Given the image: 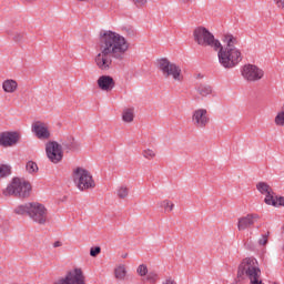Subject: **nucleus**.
I'll return each instance as SVG.
<instances>
[{
  "instance_id": "nucleus-10",
  "label": "nucleus",
  "mask_w": 284,
  "mask_h": 284,
  "mask_svg": "<svg viewBox=\"0 0 284 284\" xmlns=\"http://www.w3.org/2000/svg\"><path fill=\"white\" fill-rule=\"evenodd\" d=\"M192 124L197 130H205L210 125V114L207 109H196L192 112L191 116Z\"/></svg>"
},
{
  "instance_id": "nucleus-13",
  "label": "nucleus",
  "mask_w": 284,
  "mask_h": 284,
  "mask_svg": "<svg viewBox=\"0 0 284 284\" xmlns=\"http://www.w3.org/2000/svg\"><path fill=\"white\" fill-rule=\"evenodd\" d=\"M19 139H21V136L19 135L18 132H12V131L0 132V146L12 148V145H17V143H19Z\"/></svg>"
},
{
  "instance_id": "nucleus-8",
  "label": "nucleus",
  "mask_w": 284,
  "mask_h": 284,
  "mask_svg": "<svg viewBox=\"0 0 284 284\" xmlns=\"http://www.w3.org/2000/svg\"><path fill=\"white\" fill-rule=\"evenodd\" d=\"M53 284H87L83 270L74 268L69 271L64 277L58 278Z\"/></svg>"
},
{
  "instance_id": "nucleus-38",
  "label": "nucleus",
  "mask_w": 284,
  "mask_h": 284,
  "mask_svg": "<svg viewBox=\"0 0 284 284\" xmlns=\"http://www.w3.org/2000/svg\"><path fill=\"white\" fill-rule=\"evenodd\" d=\"M78 1H88V0H78Z\"/></svg>"
},
{
  "instance_id": "nucleus-12",
  "label": "nucleus",
  "mask_w": 284,
  "mask_h": 284,
  "mask_svg": "<svg viewBox=\"0 0 284 284\" xmlns=\"http://www.w3.org/2000/svg\"><path fill=\"white\" fill-rule=\"evenodd\" d=\"M261 219L260 214L248 213L245 216H242L237 220V230L239 232H245L250 227H254V223Z\"/></svg>"
},
{
  "instance_id": "nucleus-4",
  "label": "nucleus",
  "mask_w": 284,
  "mask_h": 284,
  "mask_svg": "<svg viewBox=\"0 0 284 284\" xmlns=\"http://www.w3.org/2000/svg\"><path fill=\"white\" fill-rule=\"evenodd\" d=\"M246 276L250 284H264L263 278H261V267L258 266V261L254 257H245L237 268V277L243 278Z\"/></svg>"
},
{
  "instance_id": "nucleus-32",
  "label": "nucleus",
  "mask_w": 284,
  "mask_h": 284,
  "mask_svg": "<svg viewBox=\"0 0 284 284\" xmlns=\"http://www.w3.org/2000/svg\"><path fill=\"white\" fill-rule=\"evenodd\" d=\"M146 278L149 281H156L159 278V275L154 272H150L148 275H146Z\"/></svg>"
},
{
  "instance_id": "nucleus-28",
  "label": "nucleus",
  "mask_w": 284,
  "mask_h": 284,
  "mask_svg": "<svg viewBox=\"0 0 284 284\" xmlns=\"http://www.w3.org/2000/svg\"><path fill=\"white\" fill-rule=\"evenodd\" d=\"M270 241V232H266L265 234H263L260 239H258V245H261L262 247H265V245L268 243Z\"/></svg>"
},
{
  "instance_id": "nucleus-1",
  "label": "nucleus",
  "mask_w": 284,
  "mask_h": 284,
  "mask_svg": "<svg viewBox=\"0 0 284 284\" xmlns=\"http://www.w3.org/2000/svg\"><path fill=\"white\" fill-rule=\"evenodd\" d=\"M193 37L195 43L202 48H213L217 52L219 62L226 70H232L236 68L240 61H243V55L241 50L235 45H239V39L232 34H225L223 37V42L226 47L221 44V41L214 38V34L207 30L205 27H197L193 31Z\"/></svg>"
},
{
  "instance_id": "nucleus-26",
  "label": "nucleus",
  "mask_w": 284,
  "mask_h": 284,
  "mask_svg": "<svg viewBox=\"0 0 284 284\" xmlns=\"http://www.w3.org/2000/svg\"><path fill=\"white\" fill-rule=\"evenodd\" d=\"M142 155L144 156V159L152 161V159H154L156 156V152L151 149H145L142 151Z\"/></svg>"
},
{
  "instance_id": "nucleus-34",
  "label": "nucleus",
  "mask_w": 284,
  "mask_h": 284,
  "mask_svg": "<svg viewBox=\"0 0 284 284\" xmlns=\"http://www.w3.org/2000/svg\"><path fill=\"white\" fill-rule=\"evenodd\" d=\"M277 205L284 207V196L276 197Z\"/></svg>"
},
{
  "instance_id": "nucleus-18",
  "label": "nucleus",
  "mask_w": 284,
  "mask_h": 284,
  "mask_svg": "<svg viewBox=\"0 0 284 284\" xmlns=\"http://www.w3.org/2000/svg\"><path fill=\"white\" fill-rule=\"evenodd\" d=\"M128 276V268H125V264H120L114 268V277L116 281H123Z\"/></svg>"
},
{
  "instance_id": "nucleus-37",
  "label": "nucleus",
  "mask_w": 284,
  "mask_h": 284,
  "mask_svg": "<svg viewBox=\"0 0 284 284\" xmlns=\"http://www.w3.org/2000/svg\"><path fill=\"white\" fill-rule=\"evenodd\" d=\"M122 258H128V254L123 255Z\"/></svg>"
},
{
  "instance_id": "nucleus-11",
  "label": "nucleus",
  "mask_w": 284,
  "mask_h": 284,
  "mask_svg": "<svg viewBox=\"0 0 284 284\" xmlns=\"http://www.w3.org/2000/svg\"><path fill=\"white\" fill-rule=\"evenodd\" d=\"M264 75L265 72L254 64H245L242 69V77L245 79V81L254 83L256 81H261Z\"/></svg>"
},
{
  "instance_id": "nucleus-2",
  "label": "nucleus",
  "mask_w": 284,
  "mask_h": 284,
  "mask_svg": "<svg viewBox=\"0 0 284 284\" xmlns=\"http://www.w3.org/2000/svg\"><path fill=\"white\" fill-rule=\"evenodd\" d=\"M130 50V43L116 32L106 31L100 38V52L94 58V63L102 72L112 68V59L123 61L125 53Z\"/></svg>"
},
{
  "instance_id": "nucleus-3",
  "label": "nucleus",
  "mask_w": 284,
  "mask_h": 284,
  "mask_svg": "<svg viewBox=\"0 0 284 284\" xmlns=\"http://www.w3.org/2000/svg\"><path fill=\"white\" fill-rule=\"evenodd\" d=\"M14 214L29 216L33 223L45 225L48 223V209L38 202H28L14 209Z\"/></svg>"
},
{
  "instance_id": "nucleus-23",
  "label": "nucleus",
  "mask_w": 284,
  "mask_h": 284,
  "mask_svg": "<svg viewBox=\"0 0 284 284\" xmlns=\"http://www.w3.org/2000/svg\"><path fill=\"white\" fill-rule=\"evenodd\" d=\"M256 190L262 194H270V192H272V186L265 182H260L256 184Z\"/></svg>"
},
{
  "instance_id": "nucleus-29",
  "label": "nucleus",
  "mask_w": 284,
  "mask_h": 284,
  "mask_svg": "<svg viewBox=\"0 0 284 284\" xmlns=\"http://www.w3.org/2000/svg\"><path fill=\"white\" fill-rule=\"evenodd\" d=\"M136 272L139 276H148V265L145 264L139 265Z\"/></svg>"
},
{
  "instance_id": "nucleus-5",
  "label": "nucleus",
  "mask_w": 284,
  "mask_h": 284,
  "mask_svg": "<svg viewBox=\"0 0 284 284\" xmlns=\"http://www.w3.org/2000/svg\"><path fill=\"white\" fill-rule=\"evenodd\" d=\"M32 192V185L30 182L13 178L11 183L3 191L4 196H17L18 199H28Z\"/></svg>"
},
{
  "instance_id": "nucleus-31",
  "label": "nucleus",
  "mask_w": 284,
  "mask_h": 284,
  "mask_svg": "<svg viewBox=\"0 0 284 284\" xmlns=\"http://www.w3.org/2000/svg\"><path fill=\"white\" fill-rule=\"evenodd\" d=\"M134 6H136L138 8H141L143 6H145V3H148V0H132Z\"/></svg>"
},
{
  "instance_id": "nucleus-33",
  "label": "nucleus",
  "mask_w": 284,
  "mask_h": 284,
  "mask_svg": "<svg viewBox=\"0 0 284 284\" xmlns=\"http://www.w3.org/2000/svg\"><path fill=\"white\" fill-rule=\"evenodd\" d=\"M23 40V34L22 33H17L13 38V41L19 42Z\"/></svg>"
},
{
  "instance_id": "nucleus-30",
  "label": "nucleus",
  "mask_w": 284,
  "mask_h": 284,
  "mask_svg": "<svg viewBox=\"0 0 284 284\" xmlns=\"http://www.w3.org/2000/svg\"><path fill=\"white\" fill-rule=\"evenodd\" d=\"M101 254V246L91 247L90 250V256H99Z\"/></svg>"
},
{
  "instance_id": "nucleus-20",
  "label": "nucleus",
  "mask_w": 284,
  "mask_h": 284,
  "mask_svg": "<svg viewBox=\"0 0 284 284\" xmlns=\"http://www.w3.org/2000/svg\"><path fill=\"white\" fill-rule=\"evenodd\" d=\"M124 123H132L134 121V109H125L122 113Z\"/></svg>"
},
{
  "instance_id": "nucleus-14",
  "label": "nucleus",
  "mask_w": 284,
  "mask_h": 284,
  "mask_svg": "<svg viewBox=\"0 0 284 284\" xmlns=\"http://www.w3.org/2000/svg\"><path fill=\"white\" fill-rule=\"evenodd\" d=\"M32 132L40 141H48L50 139V130L43 122H36L32 124Z\"/></svg>"
},
{
  "instance_id": "nucleus-6",
  "label": "nucleus",
  "mask_w": 284,
  "mask_h": 284,
  "mask_svg": "<svg viewBox=\"0 0 284 284\" xmlns=\"http://www.w3.org/2000/svg\"><path fill=\"white\" fill-rule=\"evenodd\" d=\"M72 176L73 183L81 192H84V190H94V187H97V183L92 178V173L81 166H78L75 170H73Z\"/></svg>"
},
{
  "instance_id": "nucleus-7",
  "label": "nucleus",
  "mask_w": 284,
  "mask_h": 284,
  "mask_svg": "<svg viewBox=\"0 0 284 284\" xmlns=\"http://www.w3.org/2000/svg\"><path fill=\"white\" fill-rule=\"evenodd\" d=\"M158 68L162 72L164 79H172L174 81H183V75L181 74V67L176 65V63L171 62L168 58H162L158 60Z\"/></svg>"
},
{
  "instance_id": "nucleus-35",
  "label": "nucleus",
  "mask_w": 284,
  "mask_h": 284,
  "mask_svg": "<svg viewBox=\"0 0 284 284\" xmlns=\"http://www.w3.org/2000/svg\"><path fill=\"white\" fill-rule=\"evenodd\" d=\"M61 245H63V243H61V241H55L53 243V247H61Z\"/></svg>"
},
{
  "instance_id": "nucleus-27",
  "label": "nucleus",
  "mask_w": 284,
  "mask_h": 284,
  "mask_svg": "<svg viewBox=\"0 0 284 284\" xmlns=\"http://www.w3.org/2000/svg\"><path fill=\"white\" fill-rule=\"evenodd\" d=\"M129 194H130V190L126 186H120L118 189L119 199H128Z\"/></svg>"
},
{
  "instance_id": "nucleus-16",
  "label": "nucleus",
  "mask_w": 284,
  "mask_h": 284,
  "mask_svg": "<svg viewBox=\"0 0 284 284\" xmlns=\"http://www.w3.org/2000/svg\"><path fill=\"white\" fill-rule=\"evenodd\" d=\"M61 145L67 152H77L79 151V148H81L79 141H75L74 136L72 135L68 136L65 140H62Z\"/></svg>"
},
{
  "instance_id": "nucleus-24",
  "label": "nucleus",
  "mask_w": 284,
  "mask_h": 284,
  "mask_svg": "<svg viewBox=\"0 0 284 284\" xmlns=\"http://www.w3.org/2000/svg\"><path fill=\"white\" fill-rule=\"evenodd\" d=\"M159 205L160 207H164L165 212H172V210H174V203L170 202V200H163Z\"/></svg>"
},
{
  "instance_id": "nucleus-22",
  "label": "nucleus",
  "mask_w": 284,
  "mask_h": 284,
  "mask_svg": "<svg viewBox=\"0 0 284 284\" xmlns=\"http://www.w3.org/2000/svg\"><path fill=\"white\" fill-rule=\"evenodd\" d=\"M12 174V170L8 164H0V181L1 179H6Z\"/></svg>"
},
{
  "instance_id": "nucleus-19",
  "label": "nucleus",
  "mask_w": 284,
  "mask_h": 284,
  "mask_svg": "<svg viewBox=\"0 0 284 284\" xmlns=\"http://www.w3.org/2000/svg\"><path fill=\"white\" fill-rule=\"evenodd\" d=\"M196 91L201 97H209V94H212V87L210 84H200Z\"/></svg>"
},
{
  "instance_id": "nucleus-9",
  "label": "nucleus",
  "mask_w": 284,
  "mask_h": 284,
  "mask_svg": "<svg viewBox=\"0 0 284 284\" xmlns=\"http://www.w3.org/2000/svg\"><path fill=\"white\" fill-rule=\"evenodd\" d=\"M45 152L51 163H61L63 161V146L57 141H50L45 144Z\"/></svg>"
},
{
  "instance_id": "nucleus-17",
  "label": "nucleus",
  "mask_w": 284,
  "mask_h": 284,
  "mask_svg": "<svg viewBox=\"0 0 284 284\" xmlns=\"http://www.w3.org/2000/svg\"><path fill=\"white\" fill-rule=\"evenodd\" d=\"M18 88H19V83H17V81L12 79L4 80L2 83V90L8 92L9 94L17 92Z\"/></svg>"
},
{
  "instance_id": "nucleus-25",
  "label": "nucleus",
  "mask_w": 284,
  "mask_h": 284,
  "mask_svg": "<svg viewBox=\"0 0 284 284\" xmlns=\"http://www.w3.org/2000/svg\"><path fill=\"white\" fill-rule=\"evenodd\" d=\"M27 172H29V174H34V172H39V166L37 165V163L34 161H29L27 163Z\"/></svg>"
},
{
  "instance_id": "nucleus-15",
  "label": "nucleus",
  "mask_w": 284,
  "mask_h": 284,
  "mask_svg": "<svg viewBox=\"0 0 284 284\" xmlns=\"http://www.w3.org/2000/svg\"><path fill=\"white\" fill-rule=\"evenodd\" d=\"M116 85V82H114V78L110 75H101L98 79V88L102 90L103 92H111V90H114V87Z\"/></svg>"
},
{
  "instance_id": "nucleus-21",
  "label": "nucleus",
  "mask_w": 284,
  "mask_h": 284,
  "mask_svg": "<svg viewBox=\"0 0 284 284\" xmlns=\"http://www.w3.org/2000/svg\"><path fill=\"white\" fill-rule=\"evenodd\" d=\"M264 202L266 203V205H273V207H276L278 205V202L276 201V199H274L273 190L265 194Z\"/></svg>"
},
{
  "instance_id": "nucleus-36",
  "label": "nucleus",
  "mask_w": 284,
  "mask_h": 284,
  "mask_svg": "<svg viewBox=\"0 0 284 284\" xmlns=\"http://www.w3.org/2000/svg\"><path fill=\"white\" fill-rule=\"evenodd\" d=\"M162 284H176V282L174 280H166Z\"/></svg>"
}]
</instances>
